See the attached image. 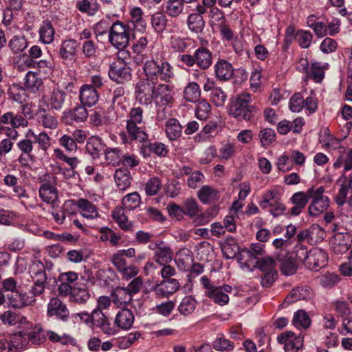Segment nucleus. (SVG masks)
I'll list each match as a JSON object with an SVG mask.
<instances>
[{
  "mask_svg": "<svg viewBox=\"0 0 352 352\" xmlns=\"http://www.w3.org/2000/svg\"><path fill=\"white\" fill-rule=\"evenodd\" d=\"M145 78L141 80L137 86L138 97L142 102L145 97V102L153 98L159 80L169 82L174 78V68L166 60L151 59L145 61L143 67Z\"/></svg>",
  "mask_w": 352,
  "mask_h": 352,
  "instance_id": "nucleus-1",
  "label": "nucleus"
},
{
  "mask_svg": "<svg viewBox=\"0 0 352 352\" xmlns=\"http://www.w3.org/2000/svg\"><path fill=\"white\" fill-rule=\"evenodd\" d=\"M251 95L247 93L240 94L230 107V113L234 118L250 121L256 111L254 106L250 105Z\"/></svg>",
  "mask_w": 352,
  "mask_h": 352,
  "instance_id": "nucleus-2",
  "label": "nucleus"
},
{
  "mask_svg": "<svg viewBox=\"0 0 352 352\" xmlns=\"http://www.w3.org/2000/svg\"><path fill=\"white\" fill-rule=\"evenodd\" d=\"M130 28L120 21H116L111 25L109 41L116 48H126L129 43Z\"/></svg>",
  "mask_w": 352,
  "mask_h": 352,
  "instance_id": "nucleus-3",
  "label": "nucleus"
},
{
  "mask_svg": "<svg viewBox=\"0 0 352 352\" xmlns=\"http://www.w3.org/2000/svg\"><path fill=\"white\" fill-rule=\"evenodd\" d=\"M324 187L309 188L310 204L308 207V212L310 216L317 217L327 210L329 206V198L323 195Z\"/></svg>",
  "mask_w": 352,
  "mask_h": 352,
  "instance_id": "nucleus-4",
  "label": "nucleus"
},
{
  "mask_svg": "<svg viewBox=\"0 0 352 352\" xmlns=\"http://www.w3.org/2000/svg\"><path fill=\"white\" fill-rule=\"evenodd\" d=\"M39 195L43 201L54 206L58 199V191L55 186V177L45 175L41 178Z\"/></svg>",
  "mask_w": 352,
  "mask_h": 352,
  "instance_id": "nucleus-5",
  "label": "nucleus"
},
{
  "mask_svg": "<svg viewBox=\"0 0 352 352\" xmlns=\"http://www.w3.org/2000/svg\"><path fill=\"white\" fill-rule=\"evenodd\" d=\"M237 151V145L236 142L227 141L222 143L217 155V151L213 146H210L206 150V154L210 158L208 160L201 159L202 164H207L214 157H219L221 160H228L235 155Z\"/></svg>",
  "mask_w": 352,
  "mask_h": 352,
  "instance_id": "nucleus-6",
  "label": "nucleus"
},
{
  "mask_svg": "<svg viewBox=\"0 0 352 352\" xmlns=\"http://www.w3.org/2000/svg\"><path fill=\"white\" fill-rule=\"evenodd\" d=\"M280 344H284L285 352H298L303 346V336L292 331H285L277 337Z\"/></svg>",
  "mask_w": 352,
  "mask_h": 352,
  "instance_id": "nucleus-7",
  "label": "nucleus"
},
{
  "mask_svg": "<svg viewBox=\"0 0 352 352\" xmlns=\"http://www.w3.org/2000/svg\"><path fill=\"white\" fill-rule=\"evenodd\" d=\"M335 234L331 241L332 250L338 254H342L348 251L351 245L352 238L349 233L343 231H336V226L333 229Z\"/></svg>",
  "mask_w": 352,
  "mask_h": 352,
  "instance_id": "nucleus-8",
  "label": "nucleus"
},
{
  "mask_svg": "<svg viewBox=\"0 0 352 352\" xmlns=\"http://www.w3.org/2000/svg\"><path fill=\"white\" fill-rule=\"evenodd\" d=\"M174 92L173 88L167 84L157 85L153 99L157 107L171 106L174 101Z\"/></svg>",
  "mask_w": 352,
  "mask_h": 352,
  "instance_id": "nucleus-9",
  "label": "nucleus"
},
{
  "mask_svg": "<svg viewBox=\"0 0 352 352\" xmlns=\"http://www.w3.org/2000/svg\"><path fill=\"white\" fill-rule=\"evenodd\" d=\"M109 78L118 83H123L131 78V67L121 61H113L109 69Z\"/></svg>",
  "mask_w": 352,
  "mask_h": 352,
  "instance_id": "nucleus-10",
  "label": "nucleus"
},
{
  "mask_svg": "<svg viewBox=\"0 0 352 352\" xmlns=\"http://www.w3.org/2000/svg\"><path fill=\"white\" fill-rule=\"evenodd\" d=\"M67 93L58 88L52 89L47 96L42 98L41 103H47L52 110L60 111L65 102Z\"/></svg>",
  "mask_w": 352,
  "mask_h": 352,
  "instance_id": "nucleus-11",
  "label": "nucleus"
},
{
  "mask_svg": "<svg viewBox=\"0 0 352 352\" xmlns=\"http://www.w3.org/2000/svg\"><path fill=\"white\" fill-rule=\"evenodd\" d=\"M327 258V254L324 250L314 248L309 251V256L305 266L311 270H318V268L326 265Z\"/></svg>",
  "mask_w": 352,
  "mask_h": 352,
  "instance_id": "nucleus-12",
  "label": "nucleus"
},
{
  "mask_svg": "<svg viewBox=\"0 0 352 352\" xmlns=\"http://www.w3.org/2000/svg\"><path fill=\"white\" fill-rule=\"evenodd\" d=\"M232 287L227 284L222 285H216L211 291L208 293L207 296L219 305L223 306L228 303V294L232 292Z\"/></svg>",
  "mask_w": 352,
  "mask_h": 352,
  "instance_id": "nucleus-13",
  "label": "nucleus"
},
{
  "mask_svg": "<svg viewBox=\"0 0 352 352\" xmlns=\"http://www.w3.org/2000/svg\"><path fill=\"white\" fill-rule=\"evenodd\" d=\"M36 117L38 122L45 129H55L58 125L57 117L47 111L41 104V100H39Z\"/></svg>",
  "mask_w": 352,
  "mask_h": 352,
  "instance_id": "nucleus-14",
  "label": "nucleus"
},
{
  "mask_svg": "<svg viewBox=\"0 0 352 352\" xmlns=\"http://www.w3.org/2000/svg\"><path fill=\"white\" fill-rule=\"evenodd\" d=\"M196 12L190 13L187 18L188 29L195 33H200L205 27V21L202 15L205 14V10L200 6H195Z\"/></svg>",
  "mask_w": 352,
  "mask_h": 352,
  "instance_id": "nucleus-15",
  "label": "nucleus"
},
{
  "mask_svg": "<svg viewBox=\"0 0 352 352\" xmlns=\"http://www.w3.org/2000/svg\"><path fill=\"white\" fill-rule=\"evenodd\" d=\"M69 310L59 298H52L47 305V315L56 316L63 321H66L69 318Z\"/></svg>",
  "mask_w": 352,
  "mask_h": 352,
  "instance_id": "nucleus-16",
  "label": "nucleus"
},
{
  "mask_svg": "<svg viewBox=\"0 0 352 352\" xmlns=\"http://www.w3.org/2000/svg\"><path fill=\"white\" fill-rule=\"evenodd\" d=\"M79 98L82 105L89 107L94 106L98 101V91L89 84H84L79 91Z\"/></svg>",
  "mask_w": 352,
  "mask_h": 352,
  "instance_id": "nucleus-17",
  "label": "nucleus"
},
{
  "mask_svg": "<svg viewBox=\"0 0 352 352\" xmlns=\"http://www.w3.org/2000/svg\"><path fill=\"white\" fill-rule=\"evenodd\" d=\"M179 287L180 285L176 279H164L155 287L154 292L158 297L168 298L175 293Z\"/></svg>",
  "mask_w": 352,
  "mask_h": 352,
  "instance_id": "nucleus-18",
  "label": "nucleus"
},
{
  "mask_svg": "<svg viewBox=\"0 0 352 352\" xmlns=\"http://www.w3.org/2000/svg\"><path fill=\"white\" fill-rule=\"evenodd\" d=\"M215 77L220 81H227L234 76V68L226 60L219 59L214 65Z\"/></svg>",
  "mask_w": 352,
  "mask_h": 352,
  "instance_id": "nucleus-19",
  "label": "nucleus"
},
{
  "mask_svg": "<svg viewBox=\"0 0 352 352\" xmlns=\"http://www.w3.org/2000/svg\"><path fill=\"white\" fill-rule=\"evenodd\" d=\"M78 43L74 38H68L62 41L58 55L63 60H72L77 54Z\"/></svg>",
  "mask_w": 352,
  "mask_h": 352,
  "instance_id": "nucleus-20",
  "label": "nucleus"
},
{
  "mask_svg": "<svg viewBox=\"0 0 352 352\" xmlns=\"http://www.w3.org/2000/svg\"><path fill=\"white\" fill-rule=\"evenodd\" d=\"M309 199V188L305 192H297L294 193L290 199L294 205L290 209L291 214L295 216L300 214L307 206Z\"/></svg>",
  "mask_w": 352,
  "mask_h": 352,
  "instance_id": "nucleus-21",
  "label": "nucleus"
},
{
  "mask_svg": "<svg viewBox=\"0 0 352 352\" xmlns=\"http://www.w3.org/2000/svg\"><path fill=\"white\" fill-rule=\"evenodd\" d=\"M312 296V290L308 286L294 288L285 298L283 305H289L298 300H307Z\"/></svg>",
  "mask_w": 352,
  "mask_h": 352,
  "instance_id": "nucleus-22",
  "label": "nucleus"
},
{
  "mask_svg": "<svg viewBox=\"0 0 352 352\" xmlns=\"http://www.w3.org/2000/svg\"><path fill=\"white\" fill-rule=\"evenodd\" d=\"M134 320L133 311L129 309L123 308L117 313L114 322L120 329L129 330L132 327Z\"/></svg>",
  "mask_w": 352,
  "mask_h": 352,
  "instance_id": "nucleus-23",
  "label": "nucleus"
},
{
  "mask_svg": "<svg viewBox=\"0 0 352 352\" xmlns=\"http://www.w3.org/2000/svg\"><path fill=\"white\" fill-rule=\"evenodd\" d=\"M283 195V190L280 186H274L269 188L263 194L262 200L259 202L260 207L263 210H267L274 203L280 200Z\"/></svg>",
  "mask_w": 352,
  "mask_h": 352,
  "instance_id": "nucleus-24",
  "label": "nucleus"
},
{
  "mask_svg": "<svg viewBox=\"0 0 352 352\" xmlns=\"http://www.w3.org/2000/svg\"><path fill=\"white\" fill-rule=\"evenodd\" d=\"M196 65L202 70L208 69L212 63V55L206 47L201 46L194 52Z\"/></svg>",
  "mask_w": 352,
  "mask_h": 352,
  "instance_id": "nucleus-25",
  "label": "nucleus"
},
{
  "mask_svg": "<svg viewBox=\"0 0 352 352\" xmlns=\"http://www.w3.org/2000/svg\"><path fill=\"white\" fill-rule=\"evenodd\" d=\"M148 43V39L146 36H142L133 43L132 50L135 54L133 60L137 65H140L146 59V56L144 54V52L147 48Z\"/></svg>",
  "mask_w": 352,
  "mask_h": 352,
  "instance_id": "nucleus-26",
  "label": "nucleus"
},
{
  "mask_svg": "<svg viewBox=\"0 0 352 352\" xmlns=\"http://www.w3.org/2000/svg\"><path fill=\"white\" fill-rule=\"evenodd\" d=\"M39 41L45 44H51L55 36V29L52 23L49 19H46L42 22L38 30Z\"/></svg>",
  "mask_w": 352,
  "mask_h": 352,
  "instance_id": "nucleus-27",
  "label": "nucleus"
},
{
  "mask_svg": "<svg viewBox=\"0 0 352 352\" xmlns=\"http://www.w3.org/2000/svg\"><path fill=\"white\" fill-rule=\"evenodd\" d=\"M8 299L10 305L14 308H22L34 304L32 298L29 297L27 293H22L19 290L8 294Z\"/></svg>",
  "mask_w": 352,
  "mask_h": 352,
  "instance_id": "nucleus-28",
  "label": "nucleus"
},
{
  "mask_svg": "<svg viewBox=\"0 0 352 352\" xmlns=\"http://www.w3.org/2000/svg\"><path fill=\"white\" fill-rule=\"evenodd\" d=\"M76 206L80 210L81 214L86 219H96L99 216L97 207L89 200L81 198L76 201Z\"/></svg>",
  "mask_w": 352,
  "mask_h": 352,
  "instance_id": "nucleus-29",
  "label": "nucleus"
},
{
  "mask_svg": "<svg viewBox=\"0 0 352 352\" xmlns=\"http://www.w3.org/2000/svg\"><path fill=\"white\" fill-rule=\"evenodd\" d=\"M143 13L142 8L138 6L132 7L129 10L131 23L134 29L141 32H144L147 27V23L143 18Z\"/></svg>",
  "mask_w": 352,
  "mask_h": 352,
  "instance_id": "nucleus-30",
  "label": "nucleus"
},
{
  "mask_svg": "<svg viewBox=\"0 0 352 352\" xmlns=\"http://www.w3.org/2000/svg\"><path fill=\"white\" fill-rule=\"evenodd\" d=\"M112 302L118 307H125L131 302L133 296L124 287L116 288L111 294Z\"/></svg>",
  "mask_w": 352,
  "mask_h": 352,
  "instance_id": "nucleus-31",
  "label": "nucleus"
},
{
  "mask_svg": "<svg viewBox=\"0 0 352 352\" xmlns=\"http://www.w3.org/2000/svg\"><path fill=\"white\" fill-rule=\"evenodd\" d=\"M114 179L118 189L121 191H124L131 185V173L126 168L117 169L115 171Z\"/></svg>",
  "mask_w": 352,
  "mask_h": 352,
  "instance_id": "nucleus-32",
  "label": "nucleus"
},
{
  "mask_svg": "<svg viewBox=\"0 0 352 352\" xmlns=\"http://www.w3.org/2000/svg\"><path fill=\"white\" fill-rule=\"evenodd\" d=\"M165 132L169 140L175 141L181 137L182 126L177 119L170 118L166 123Z\"/></svg>",
  "mask_w": 352,
  "mask_h": 352,
  "instance_id": "nucleus-33",
  "label": "nucleus"
},
{
  "mask_svg": "<svg viewBox=\"0 0 352 352\" xmlns=\"http://www.w3.org/2000/svg\"><path fill=\"white\" fill-rule=\"evenodd\" d=\"M329 67L328 63L313 62L306 77L312 78L316 82H320L324 77V71Z\"/></svg>",
  "mask_w": 352,
  "mask_h": 352,
  "instance_id": "nucleus-34",
  "label": "nucleus"
},
{
  "mask_svg": "<svg viewBox=\"0 0 352 352\" xmlns=\"http://www.w3.org/2000/svg\"><path fill=\"white\" fill-rule=\"evenodd\" d=\"M124 94V89L122 87L116 88L113 91L112 107L116 110L118 116H122L126 109V107L123 104V102L125 100Z\"/></svg>",
  "mask_w": 352,
  "mask_h": 352,
  "instance_id": "nucleus-35",
  "label": "nucleus"
},
{
  "mask_svg": "<svg viewBox=\"0 0 352 352\" xmlns=\"http://www.w3.org/2000/svg\"><path fill=\"white\" fill-rule=\"evenodd\" d=\"M197 196L203 204H210L217 201L219 198V192L210 186H204L197 192Z\"/></svg>",
  "mask_w": 352,
  "mask_h": 352,
  "instance_id": "nucleus-36",
  "label": "nucleus"
},
{
  "mask_svg": "<svg viewBox=\"0 0 352 352\" xmlns=\"http://www.w3.org/2000/svg\"><path fill=\"white\" fill-rule=\"evenodd\" d=\"M104 154L107 163L113 166H119L124 157V152L119 148L107 147Z\"/></svg>",
  "mask_w": 352,
  "mask_h": 352,
  "instance_id": "nucleus-37",
  "label": "nucleus"
},
{
  "mask_svg": "<svg viewBox=\"0 0 352 352\" xmlns=\"http://www.w3.org/2000/svg\"><path fill=\"white\" fill-rule=\"evenodd\" d=\"M142 124L126 123V129L131 140H137L144 142L147 140L148 135L144 129L140 126Z\"/></svg>",
  "mask_w": 352,
  "mask_h": 352,
  "instance_id": "nucleus-38",
  "label": "nucleus"
},
{
  "mask_svg": "<svg viewBox=\"0 0 352 352\" xmlns=\"http://www.w3.org/2000/svg\"><path fill=\"white\" fill-rule=\"evenodd\" d=\"M184 3L182 0H168L164 5L165 13L170 17H177L183 13Z\"/></svg>",
  "mask_w": 352,
  "mask_h": 352,
  "instance_id": "nucleus-39",
  "label": "nucleus"
},
{
  "mask_svg": "<svg viewBox=\"0 0 352 352\" xmlns=\"http://www.w3.org/2000/svg\"><path fill=\"white\" fill-rule=\"evenodd\" d=\"M104 146L102 139L98 136L93 135L87 141L86 150L95 159L99 157V153L104 149Z\"/></svg>",
  "mask_w": 352,
  "mask_h": 352,
  "instance_id": "nucleus-40",
  "label": "nucleus"
},
{
  "mask_svg": "<svg viewBox=\"0 0 352 352\" xmlns=\"http://www.w3.org/2000/svg\"><path fill=\"white\" fill-rule=\"evenodd\" d=\"M111 216L122 230L124 231H129L132 230L133 224L131 222L128 221L122 208L116 207L112 211Z\"/></svg>",
  "mask_w": 352,
  "mask_h": 352,
  "instance_id": "nucleus-41",
  "label": "nucleus"
},
{
  "mask_svg": "<svg viewBox=\"0 0 352 352\" xmlns=\"http://www.w3.org/2000/svg\"><path fill=\"white\" fill-rule=\"evenodd\" d=\"M29 272L32 278L38 280H47L45 267L39 260L32 261L29 267Z\"/></svg>",
  "mask_w": 352,
  "mask_h": 352,
  "instance_id": "nucleus-42",
  "label": "nucleus"
},
{
  "mask_svg": "<svg viewBox=\"0 0 352 352\" xmlns=\"http://www.w3.org/2000/svg\"><path fill=\"white\" fill-rule=\"evenodd\" d=\"M8 94L10 99L19 104L25 102L28 98L25 88L16 84H13L10 86L8 90Z\"/></svg>",
  "mask_w": 352,
  "mask_h": 352,
  "instance_id": "nucleus-43",
  "label": "nucleus"
},
{
  "mask_svg": "<svg viewBox=\"0 0 352 352\" xmlns=\"http://www.w3.org/2000/svg\"><path fill=\"white\" fill-rule=\"evenodd\" d=\"M184 98L186 100L190 102H195L199 100L201 96V89L199 85L195 82H189L184 88L183 91Z\"/></svg>",
  "mask_w": 352,
  "mask_h": 352,
  "instance_id": "nucleus-44",
  "label": "nucleus"
},
{
  "mask_svg": "<svg viewBox=\"0 0 352 352\" xmlns=\"http://www.w3.org/2000/svg\"><path fill=\"white\" fill-rule=\"evenodd\" d=\"M167 22V16L162 12H155L151 16V24L156 33H162L166 28Z\"/></svg>",
  "mask_w": 352,
  "mask_h": 352,
  "instance_id": "nucleus-45",
  "label": "nucleus"
},
{
  "mask_svg": "<svg viewBox=\"0 0 352 352\" xmlns=\"http://www.w3.org/2000/svg\"><path fill=\"white\" fill-rule=\"evenodd\" d=\"M173 252L170 248L164 245L163 243H160L155 252V261L160 265L169 263L172 260Z\"/></svg>",
  "mask_w": 352,
  "mask_h": 352,
  "instance_id": "nucleus-46",
  "label": "nucleus"
},
{
  "mask_svg": "<svg viewBox=\"0 0 352 352\" xmlns=\"http://www.w3.org/2000/svg\"><path fill=\"white\" fill-rule=\"evenodd\" d=\"M99 4L96 0H79L76 2V8L81 12L86 13L89 16H94L99 9Z\"/></svg>",
  "mask_w": 352,
  "mask_h": 352,
  "instance_id": "nucleus-47",
  "label": "nucleus"
},
{
  "mask_svg": "<svg viewBox=\"0 0 352 352\" xmlns=\"http://www.w3.org/2000/svg\"><path fill=\"white\" fill-rule=\"evenodd\" d=\"M42 83L43 81L41 78L38 77L35 72L30 71L26 74L25 78V87L26 90L36 93Z\"/></svg>",
  "mask_w": 352,
  "mask_h": 352,
  "instance_id": "nucleus-48",
  "label": "nucleus"
},
{
  "mask_svg": "<svg viewBox=\"0 0 352 352\" xmlns=\"http://www.w3.org/2000/svg\"><path fill=\"white\" fill-rule=\"evenodd\" d=\"M74 300L79 304H85L90 298V293L87 287L83 285L76 283L74 285V292L72 293Z\"/></svg>",
  "mask_w": 352,
  "mask_h": 352,
  "instance_id": "nucleus-49",
  "label": "nucleus"
},
{
  "mask_svg": "<svg viewBox=\"0 0 352 352\" xmlns=\"http://www.w3.org/2000/svg\"><path fill=\"white\" fill-rule=\"evenodd\" d=\"M258 258H256L248 248H245L241 250L238 255V260L241 267L248 268L255 267L256 261Z\"/></svg>",
  "mask_w": 352,
  "mask_h": 352,
  "instance_id": "nucleus-50",
  "label": "nucleus"
},
{
  "mask_svg": "<svg viewBox=\"0 0 352 352\" xmlns=\"http://www.w3.org/2000/svg\"><path fill=\"white\" fill-rule=\"evenodd\" d=\"M28 43L24 36L15 35L8 43V47L14 54H19L27 48Z\"/></svg>",
  "mask_w": 352,
  "mask_h": 352,
  "instance_id": "nucleus-51",
  "label": "nucleus"
},
{
  "mask_svg": "<svg viewBox=\"0 0 352 352\" xmlns=\"http://www.w3.org/2000/svg\"><path fill=\"white\" fill-rule=\"evenodd\" d=\"M292 323L298 329H307L311 324V319L304 310H298L294 314Z\"/></svg>",
  "mask_w": 352,
  "mask_h": 352,
  "instance_id": "nucleus-52",
  "label": "nucleus"
},
{
  "mask_svg": "<svg viewBox=\"0 0 352 352\" xmlns=\"http://www.w3.org/2000/svg\"><path fill=\"white\" fill-rule=\"evenodd\" d=\"M196 306V300L190 296H186L181 301L178 311L184 316H188L195 311Z\"/></svg>",
  "mask_w": 352,
  "mask_h": 352,
  "instance_id": "nucleus-53",
  "label": "nucleus"
},
{
  "mask_svg": "<svg viewBox=\"0 0 352 352\" xmlns=\"http://www.w3.org/2000/svg\"><path fill=\"white\" fill-rule=\"evenodd\" d=\"M19 181V177L13 174H7L3 177V183L6 186L12 188L13 191L18 194L19 197H23L25 190L18 184Z\"/></svg>",
  "mask_w": 352,
  "mask_h": 352,
  "instance_id": "nucleus-54",
  "label": "nucleus"
},
{
  "mask_svg": "<svg viewBox=\"0 0 352 352\" xmlns=\"http://www.w3.org/2000/svg\"><path fill=\"white\" fill-rule=\"evenodd\" d=\"M276 261L269 256L261 257L256 261V267L263 273L276 271Z\"/></svg>",
  "mask_w": 352,
  "mask_h": 352,
  "instance_id": "nucleus-55",
  "label": "nucleus"
},
{
  "mask_svg": "<svg viewBox=\"0 0 352 352\" xmlns=\"http://www.w3.org/2000/svg\"><path fill=\"white\" fill-rule=\"evenodd\" d=\"M162 188V182L157 177H151L144 185L146 195L154 196L158 194Z\"/></svg>",
  "mask_w": 352,
  "mask_h": 352,
  "instance_id": "nucleus-56",
  "label": "nucleus"
},
{
  "mask_svg": "<svg viewBox=\"0 0 352 352\" xmlns=\"http://www.w3.org/2000/svg\"><path fill=\"white\" fill-rule=\"evenodd\" d=\"M141 197L139 193L133 192L124 196L122 199V204L129 210H133L139 206Z\"/></svg>",
  "mask_w": 352,
  "mask_h": 352,
  "instance_id": "nucleus-57",
  "label": "nucleus"
},
{
  "mask_svg": "<svg viewBox=\"0 0 352 352\" xmlns=\"http://www.w3.org/2000/svg\"><path fill=\"white\" fill-rule=\"evenodd\" d=\"M210 104L206 100H198L195 109L196 117L201 120H206L210 113Z\"/></svg>",
  "mask_w": 352,
  "mask_h": 352,
  "instance_id": "nucleus-58",
  "label": "nucleus"
},
{
  "mask_svg": "<svg viewBox=\"0 0 352 352\" xmlns=\"http://www.w3.org/2000/svg\"><path fill=\"white\" fill-rule=\"evenodd\" d=\"M212 347L217 351H230L234 349V343L226 339L223 335H219L212 342Z\"/></svg>",
  "mask_w": 352,
  "mask_h": 352,
  "instance_id": "nucleus-59",
  "label": "nucleus"
},
{
  "mask_svg": "<svg viewBox=\"0 0 352 352\" xmlns=\"http://www.w3.org/2000/svg\"><path fill=\"white\" fill-rule=\"evenodd\" d=\"M82 53L87 58H93L97 56L98 45L92 40L85 41L82 43Z\"/></svg>",
  "mask_w": 352,
  "mask_h": 352,
  "instance_id": "nucleus-60",
  "label": "nucleus"
},
{
  "mask_svg": "<svg viewBox=\"0 0 352 352\" xmlns=\"http://www.w3.org/2000/svg\"><path fill=\"white\" fill-rule=\"evenodd\" d=\"M16 336H8L0 340V352H16Z\"/></svg>",
  "mask_w": 352,
  "mask_h": 352,
  "instance_id": "nucleus-61",
  "label": "nucleus"
},
{
  "mask_svg": "<svg viewBox=\"0 0 352 352\" xmlns=\"http://www.w3.org/2000/svg\"><path fill=\"white\" fill-rule=\"evenodd\" d=\"M58 143L69 153H75L78 150V145L75 142V140L68 134L63 135L59 138Z\"/></svg>",
  "mask_w": 352,
  "mask_h": 352,
  "instance_id": "nucleus-62",
  "label": "nucleus"
},
{
  "mask_svg": "<svg viewBox=\"0 0 352 352\" xmlns=\"http://www.w3.org/2000/svg\"><path fill=\"white\" fill-rule=\"evenodd\" d=\"M296 38L302 48H308L313 39V34L307 30H298L296 34Z\"/></svg>",
  "mask_w": 352,
  "mask_h": 352,
  "instance_id": "nucleus-63",
  "label": "nucleus"
},
{
  "mask_svg": "<svg viewBox=\"0 0 352 352\" xmlns=\"http://www.w3.org/2000/svg\"><path fill=\"white\" fill-rule=\"evenodd\" d=\"M320 284L325 288H331L340 280L339 276L334 273L327 272L318 277Z\"/></svg>",
  "mask_w": 352,
  "mask_h": 352,
  "instance_id": "nucleus-64",
  "label": "nucleus"
}]
</instances>
